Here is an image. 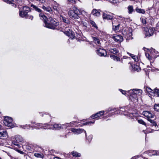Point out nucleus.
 <instances>
[{"instance_id": "nucleus-13", "label": "nucleus", "mask_w": 159, "mask_h": 159, "mask_svg": "<svg viewBox=\"0 0 159 159\" xmlns=\"http://www.w3.org/2000/svg\"><path fill=\"white\" fill-rule=\"evenodd\" d=\"M71 130L72 132H73L75 134H80L83 132V131H84L85 134V136H86V131L82 129H75L74 128H72Z\"/></svg>"}, {"instance_id": "nucleus-12", "label": "nucleus", "mask_w": 159, "mask_h": 159, "mask_svg": "<svg viewBox=\"0 0 159 159\" xmlns=\"http://www.w3.org/2000/svg\"><path fill=\"white\" fill-rule=\"evenodd\" d=\"M112 39L114 41L118 42L120 43L123 41V37L119 35L116 34L112 37Z\"/></svg>"}, {"instance_id": "nucleus-3", "label": "nucleus", "mask_w": 159, "mask_h": 159, "mask_svg": "<svg viewBox=\"0 0 159 159\" xmlns=\"http://www.w3.org/2000/svg\"><path fill=\"white\" fill-rule=\"evenodd\" d=\"M30 11V8L27 7H23V11L20 10L19 15L22 17H25V18H29L31 20H33V17L31 15H27L28 13Z\"/></svg>"}, {"instance_id": "nucleus-1", "label": "nucleus", "mask_w": 159, "mask_h": 159, "mask_svg": "<svg viewBox=\"0 0 159 159\" xmlns=\"http://www.w3.org/2000/svg\"><path fill=\"white\" fill-rule=\"evenodd\" d=\"M39 16L41 19L43 20L45 26L47 28L55 29L56 28V27L59 24V22L56 20H54L52 17H50L47 19V17L43 13L39 14Z\"/></svg>"}, {"instance_id": "nucleus-57", "label": "nucleus", "mask_w": 159, "mask_h": 159, "mask_svg": "<svg viewBox=\"0 0 159 159\" xmlns=\"http://www.w3.org/2000/svg\"><path fill=\"white\" fill-rule=\"evenodd\" d=\"M2 129H3L2 127V126L1 125H0V130Z\"/></svg>"}, {"instance_id": "nucleus-41", "label": "nucleus", "mask_w": 159, "mask_h": 159, "mask_svg": "<svg viewBox=\"0 0 159 159\" xmlns=\"http://www.w3.org/2000/svg\"><path fill=\"white\" fill-rule=\"evenodd\" d=\"M93 137L92 135H89L87 138H86V139L88 140L89 143H90Z\"/></svg>"}, {"instance_id": "nucleus-16", "label": "nucleus", "mask_w": 159, "mask_h": 159, "mask_svg": "<svg viewBox=\"0 0 159 159\" xmlns=\"http://www.w3.org/2000/svg\"><path fill=\"white\" fill-rule=\"evenodd\" d=\"M143 115L147 117L148 119L153 118L154 117V115L152 114L149 111H144L143 112Z\"/></svg>"}, {"instance_id": "nucleus-51", "label": "nucleus", "mask_w": 159, "mask_h": 159, "mask_svg": "<svg viewBox=\"0 0 159 159\" xmlns=\"http://www.w3.org/2000/svg\"><path fill=\"white\" fill-rule=\"evenodd\" d=\"M150 119V118H148L147 119L148 121H149L150 123H151L152 124L154 122V121Z\"/></svg>"}, {"instance_id": "nucleus-14", "label": "nucleus", "mask_w": 159, "mask_h": 159, "mask_svg": "<svg viewBox=\"0 0 159 159\" xmlns=\"http://www.w3.org/2000/svg\"><path fill=\"white\" fill-rule=\"evenodd\" d=\"M104 112L105 111H101L91 116V117L93 119L99 118L104 114Z\"/></svg>"}, {"instance_id": "nucleus-40", "label": "nucleus", "mask_w": 159, "mask_h": 159, "mask_svg": "<svg viewBox=\"0 0 159 159\" xmlns=\"http://www.w3.org/2000/svg\"><path fill=\"white\" fill-rule=\"evenodd\" d=\"M151 52H152L153 53V52H154L155 53V54H158V53L159 54L157 55V56H159V52H158L156 51L155 50V49H154L153 48H151Z\"/></svg>"}, {"instance_id": "nucleus-4", "label": "nucleus", "mask_w": 159, "mask_h": 159, "mask_svg": "<svg viewBox=\"0 0 159 159\" xmlns=\"http://www.w3.org/2000/svg\"><path fill=\"white\" fill-rule=\"evenodd\" d=\"M79 10L75 7H73L72 9L68 12V15L71 18L77 19L79 17Z\"/></svg>"}, {"instance_id": "nucleus-8", "label": "nucleus", "mask_w": 159, "mask_h": 159, "mask_svg": "<svg viewBox=\"0 0 159 159\" xmlns=\"http://www.w3.org/2000/svg\"><path fill=\"white\" fill-rule=\"evenodd\" d=\"M144 30L145 32V34L146 36H152L155 30L154 28L152 27H145L144 28Z\"/></svg>"}, {"instance_id": "nucleus-34", "label": "nucleus", "mask_w": 159, "mask_h": 159, "mask_svg": "<svg viewBox=\"0 0 159 159\" xmlns=\"http://www.w3.org/2000/svg\"><path fill=\"white\" fill-rule=\"evenodd\" d=\"M138 121L139 123L146 126V123L142 120L138 119Z\"/></svg>"}, {"instance_id": "nucleus-64", "label": "nucleus", "mask_w": 159, "mask_h": 159, "mask_svg": "<svg viewBox=\"0 0 159 159\" xmlns=\"http://www.w3.org/2000/svg\"><path fill=\"white\" fill-rule=\"evenodd\" d=\"M12 159H18L17 158H13Z\"/></svg>"}, {"instance_id": "nucleus-29", "label": "nucleus", "mask_w": 159, "mask_h": 159, "mask_svg": "<svg viewBox=\"0 0 159 159\" xmlns=\"http://www.w3.org/2000/svg\"><path fill=\"white\" fill-rule=\"evenodd\" d=\"M109 51L110 52L114 54H116L118 52V50L115 48L110 49L109 50Z\"/></svg>"}, {"instance_id": "nucleus-58", "label": "nucleus", "mask_w": 159, "mask_h": 159, "mask_svg": "<svg viewBox=\"0 0 159 159\" xmlns=\"http://www.w3.org/2000/svg\"><path fill=\"white\" fill-rule=\"evenodd\" d=\"M43 113H40V114L41 116H43Z\"/></svg>"}, {"instance_id": "nucleus-31", "label": "nucleus", "mask_w": 159, "mask_h": 159, "mask_svg": "<svg viewBox=\"0 0 159 159\" xmlns=\"http://www.w3.org/2000/svg\"><path fill=\"white\" fill-rule=\"evenodd\" d=\"M35 157H37L43 158V155L42 154L36 153L34 154Z\"/></svg>"}, {"instance_id": "nucleus-9", "label": "nucleus", "mask_w": 159, "mask_h": 159, "mask_svg": "<svg viewBox=\"0 0 159 159\" xmlns=\"http://www.w3.org/2000/svg\"><path fill=\"white\" fill-rule=\"evenodd\" d=\"M23 140L22 137L20 135H17L15 136V140L13 141L12 144L19 147L20 146L19 143L21 142Z\"/></svg>"}, {"instance_id": "nucleus-44", "label": "nucleus", "mask_w": 159, "mask_h": 159, "mask_svg": "<svg viewBox=\"0 0 159 159\" xmlns=\"http://www.w3.org/2000/svg\"><path fill=\"white\" fill-rule=\"evenodd\" d=\"M129 116L131 118L134 119L135 117V116L134 115V113H131L129 114Z\"/></svg>"}, {"instance_id": "nucleus-28", "label": "nucleus", "mask_w": 159, "mask_h": 159, "mask_svg": "<svg viewBox=\"0 0 159 159\" xmlns=\"http://www.w3.org/2000/svg\"><path fill=\"white\" fill-rule=\"evenodd\" d=\"M72 155L74 157H80L81 154L80 153H78L77 152L73 151L71 152Z\"/></svg>"}, {"instance_id": "nucleus-20", "label": "nucleus", "mask_w": 159, "mask_h": 159, "mask_svg": "<svg viewBox=\"0 0 159 159\" xmlns=\"http://www.w3.org/2000/svg\"><path fill=\"white\" fill-rule=\"evenodd\" d=\"M128 109V107H121L120 108V112L122 111V112L121 113L120 112V113L121 114H123L125 115H128V114H127L125 113V112L127 111Z\"/></svg>"}, {"instance_id": "nucleus-48", "label": "nucleus", "mask_w": 159, "mask_h": 159, "mask_svg": "<svg viewBox=\"0 0 159 159\" xmlns=\"http://www.w3.org/2000/svg\"><path fill=\"white\" fill-rule=\"evenodd\" d=\"M141 21H142V23L143 24H146V20H145V19L142 18L141 19Z\"/></svg>"}, {"instance_id": "nucleus-33", "label": "nucleus", "mask_w": 159, "mask_h": 159, "mask_svg": "<svg viewBox=\"0 0 159 159\" xmlns=\"http://www.w3.org/2000/svg\"><path fill=\"white\" fill-rule=\"evenodd\" d=\"M108 1L110 3L114 5L117 4V3L119 2L118 0H108Z\"/></svg>"}, {"instance_id": "nucleus-5", "label": "nucleus", "mask_w": 159, "mask_h": 159, "mask_svg": "<svg viewBox=\"0 0 159 159\" xmlns=\"http://www.w3.org/2000/svg\"><path fill=\"white\" fill-rule=\"evenodd\" d=\"M3 123L5 125L8 127H13L14 125L13 123V120L11 118L8 116H5L4 118Z\"/></svg>"}, {"instance_id": "nucleus-30", "label": "nucleus", "mask_w": 159, "mask_h": 159, "mask_svg": "<svg viewBox=\"0 0 159 159\" xmlns=\"http://www.w3.org/2000/svg\"><path fill=\"white\" fill-rule=\"evenodd\" d=\"M110 57L112 59H113L114 60H115L116 61H120V58L117 56H116L114 55H112L110 56Z\"/></svg>"}, {"instance_id": "nucleus-42", "label": "nucleus", "mask_w": 159, "mask_h": 159, "mask_svg": "<svg viewBox=\"0 0 159 159\" xmlns=\"http://www.w3.org/2000/svg\"><path fill=\"white\" fill-rule=\"evenodd\" d=\"M94 123V121L93 122L92 121H90V122H87L84 123H83L84 125H91V124H93Z\"/></svg>"}, {"instance_id": "nucleus-25", "label": "nucleus", "mask_w": 159, "mask_h": 159, "mask_svg": "<svg viewBox=\"0 0 159 159\" xmlns=\"http://www.w3.org/2000/svg\"><path fill=\"white\" fill-rule=\"evenodd\" d=\"M128 12L129 14H131L134 11L133 7L132 6L129 5L128 7Z\"/></svg>"}, {"instance_id": "nucleus-26", "label": "nucleus", "mask_w": 159, "mask_h": 159, "mask_svg": "<svg viewBox=\"0 0 159 159\" xmlns=\"http://www.w3.org/2000/svg\"><path fill=\"white\" fill-rule=\"evenodd\" d=\"M89 22L92 25V26L94 28H95L97 30L98 29V28L97 25L93 21L90 20L89 21Z\"/></svg>"}, {"instance_id": "nucleus-10", "label": "nucleus", "mask_w": 159, "mask_h": 159, "mask_svg": "<svg viewBox=\"0 0 159 159\" xmlns=\"http://www.w3.org/2000/svg\"><path fill=\"white\" fill-rule=\"evenodd\" d=\"M53 9L59 13L61 14L63 12V7L57 3L54 4Z\"/></svg>"}, {"instance_id": "nucleus-46", "label": "nucleus", "mask_w": 159, "mask_h": 159, "mask_svg": "<svg viewBox=\"0 0 159 159\" xmlns=\"http://www.w3.org/2000/svg\"><path fill=\"white\" fill-rule=\"evenodd\" d=\"M152 126H154L155 127H158L157 124L154 121L152 123Z\"/></svg>"}, {"instance_id": "nucleus-19", "label": "nucleus", "mask_w": 159, "mask_h": 159, "mask_svg": "<svg viewBox=\"0 0 159 159\" xmlns=\"http://www.w3.org/2000/svg\"><path fill=\"white\" fill-rule=\"evenodd\" d=\"M7 133L6 131L0 132V139H4L7 138Z\"/></svg>"}, {"instance_id": "nucleus-27", "label": "nucleus", "mask_w": 159, "mask_h": 159, "mask_svg": "<svg viewBox=\"0 0 159 159\" xmlns=\"http://www.w3.org/2000/svg\"><path fill=\"white\" fill-rule=\"evenodd\" d=\"M92 13L93 14V15L95 16H98L100 15V13L98 12L97 10L95 9H93V10Z\"/></svg>"}, {"instance_id": "nucleus-17", "label": "nucleus", "mask_w": 159, "mask_h": 159, "mask_svg": "<svg viewBox=\"0 0 159 159\" xmlns=\"http://www.w3.org/2000/svg\"><path fill=\"white\" fill-rule=\"evenodd\" d=\"M102 17L103 19L109 20L112 19L113 18V16L110 14H107L104 12L102 15Z\"/></svg>"}, {"instance_id": "nucleus-18", "label": "nucleus", "mask_w": 159, "mask_h": 159, "mask_svg": "<svg viewBox=\"0 0 159 159\" xmlns=\"http://www.w3.org/2000/svg\"><path fill=\"white\" fill-rule=\"evenodd\" d=\"M75 121H73L70 123H67L65 124L61 125V129L66 128L67 127H70L73 126L74 125V123Z\"/></svg>"}, {"instance_id": "nucleus-37", "label": "nucleus", "mask_w": 159, "mask_h": 159, "mask_svg": "<svg viewBox=\"0 0 159 159\" xmlns=\"http://www.w3.org/2000/svg\"><path fill=\"white\" fill-rule=\"evenodd\" d=\"M154 108L155 111H159V104L155 105L154 107Z\"/></svg>"}, {"instance_id": "nucleus-52", "label": "nucleus", "mask_w": 159, "mask_h": 159, "mask_svg": "<svg viewBox=\"0 0 159 159\" xmlns=\"http://www.w3.org/2000/svg\"><path fill=\"white\" fill-rule=\"evenodd\" d=\"M97 44L99 45L100 44V41L99 39L96 42H95Z\"/></svg>"}, {"instance_id": "nucleus-2", "label": "nucleus", "mask_w": 159, "mask_h": 159, "mask_svg": "<svg viewBox=\"0 0 159 159\" xmlns=\"http://www.w3.org/2000/svg\"><path fill=\"white\" fill-rule=\"evenodd\" d=\"M31 123L34 125V128L37 129L43 128L44 129L59 130L61 129V124H55L52 126L48 125L47 123L45 124H42L37 123L35 122H32Z\"/></svg>"}, {"instance_id": "nucleus-11", "label": "nucleus", "mask_w": 159, "mask_h": 159, "mask_svg": "<svg viewBox=\"0 0 159 159\" xmlns=\"http://www.w3.org/2000/svg\"><path fill=\"white\" fill-rule=\"evenodd\" d=\"M98 55L100 57H105L107 55L106 51L104 49L99 48L97 50Z\"/></svg>"}, {"instance_id": "nucleus-61", "label": "nucleus", "mask_w": 159, "mask_h": 159, "mask_svg": "<svg viewBox=\"0 0 159 159\" xmlns=\"http://www.w3.org/2000/svg\"><path fill=\"white\" fill-rule=\"evenodd\" d=\"M2 144V142L0 141V145H1Z\"/></svg>"}, {"instance_id": "nucleus-55", "label": "nucleus", "mask_w": 159, "mask_h": 159, "mask_svg": "<svg viewBox=\"0 0 159 159\" xmlns=\"http://www.w3.org/2000/svg\"><path fill=\"white\" fill-rule=\"evenodd\" d=\"M54 159H61V158H60L58 157H55L54 158Z\"/></svg>"}, {"instance_id": "nucleus-24", "label": "nucleus", "mask_w": 159, "mask_h": 159, "mask_svg": "<svg viewBox=\"0 0 159 159\" xmlns=\"http://www.w3.org/2000/svg\"><path fill=\"white\" fill-rule=\"evenodd\" d=\"M114 23L112 22V27L113 30L116 31L118 30L119 29L120 24H118L116 25H114Z\"/></svg>"}, {"instance_id": "nucleus-50", "label": "nucleus", "mask_w": 159, "mask_h": 159, "mask_svg": "<svg viewBox=\"0 0 159 159\" xmlns=\"http://www.w3.org/2000/svg\"><path fill=\"white\" fill-rule=\"evenodd\" d=\"M93 40L94 41V42H96L98 40V39L97 38L95 37H93Z\"/></svg>"}, {"instance_id": "nucleus-38", "label": "nucleus", "mask_w": 159, "mask_h": 159, "mask_svg": "<svg viewBox=\"0 0 159 159\" xmlns=\"http://www.w3.org/2000/svg\"><path fill=\"white\" fill-rule=\"evenodd\" d=\"M62 20L64 22L67 24L69 23L70 21H69L67 19H66L65 17H62Z\"/></svg>"}, {"instance_id": "nucleus-6", "label": "nucleus", "mask_w": 159, "mask_h": 159, "mask_svg": "<svg viewBox=\"0 0 159 159\" xmlns=\"http://www.w3.org/2000/svg\"><path fill=\"white\" fill-rule=\"evenodd\" d=\"M129 93L131 97H132L135 99H136L137 95L139 93L141 94L142 93V91L139 89H133L132 90H130L129 91Z\"/></svg>"}, {"instance_id": "nucleus-43", "label": "nucleus", "mask_w": 159, "mask_h": 159, "mask_svg": "<svg viewBox=\"0 0 159 159\" xmlns=\"http://www.w3.org/2000/svg\"><path fill=\"white\" fill-rule=\"evenodd\" d=\"M145 53V55H146V57L147 58H148V59L149 60H150L152 59V57L150 56V55H149V53Z\"/></svg>"}, {"instance_id": "nucleus-36", "label": "nucleus", "mask_w": 159, "mask_h": 159, "mask_svg": "<svg viewBox=\"0 0 159 159\" xmlns=\"http://www.w3.org/2000/svg\"><path fill=\"white\" fill-rule=\"evenodd\" d=\"M136 11L137 12H139V13L144 14L145 13V11L141 9H138L136 10Z\"/></svg>"}, {"instance_id": "nucleus-54", "label": "nucleus", "mask_w": 159, "mask_h": 159, "mask_svg": "<svg viewBox=\"0 0 159 159\" xmlns=\"http://www.w3.org/2000/svg\"><path fill=\"white\" fill-rule=\"evenodd\" d=\"M18 152L21 154H23L24 153V152L23 151L20 150H18Z\"/></svg>"}, {"instance_id": "nucleus-21", "label": "nucleus", "mask_w": 159, "mask_h": 159, "mask_svg": "<svg viewBox=\"0 0 159 159\" xmlns=\"http://www.w3.org/2000/svg\"><path fill=\"white\" fill-rule=\"evenodd\" d=\"M31 7H33L34 9L38 11V12L40 13H40H43L42 12V11L41 9H40V8H39L37 7L36 6L34 5H31Z\"/></svg>"}, {"instance_id": "nucleus-39", "label": "nucleus", "mask_w": 159, "mask_h": 159, "mask_svg": "<svg viewBox=\"0 0 159 159\" xmlns=\"http://www.w3.org/2000/svg\"><path fill=\"white\" fill-rule=\"evenodd\" d=\"M155 95H157V96L159 97V90L157 88L155 89Z\"/></svg>"}, {"instance_id": "nucleus-15", "label": "nucleus", "mask_w": 159, "mask_h": 159, "mask_svg": "<svg viewBox=\"0 0 159 159\" xmlns=\"http://www.w3.org/2000/svg\"><path fill=\"white\" fill-rule=\"evenodd\" d=\"M144 88L145 91L146 92L152 96H155V89L154 90H152L151 88L147 87H145Z\"/></svg>"}, {"instance_id": "nucleus-23", "label": "nucleus", "mask_w": 159, "mask_h": 159, "mask_svg": "<svg viewBox=\"0 0 159 159\" xmlns=\"http://www.w3.org/2000/svg\"><path fill=\"white\" fill-rule=\"evenodd\" d=\"M42 8L44 11H46L49 12H50L51 11H52V9L50 7H46L43 6Z\"/></svg>"}, {"instance_id": "nucleus-32", "label": "nucleus", "mask_w": 159, "mask_h": 159, "mask_svg": "<svg viewBox=\"0 0 159 159\" xmlns=\"http://www.w3.org/2000/svg\"><path fill=\"white\" fill-rule=\"evenodd\" d=\"M129 55L131 56V57L134 60V61L137 62L138 61V59L137 56L131 53H129Z\"/></svg>"}, {"instance_id": "nucleus-7", "label": "nucleus", "mask_w": 159, "mask_h": 159, "mask_svg": "<svg viewBox=\"0 0 159 159\" xmlns=\"http://www.w3.org/2000/svg\"><path fill=\"white\" fill-rule=\"evenodd\" d=\"M64 33L72 39H74L75 37L74 32L69 28H65Z\"/></svg>"}, {"instance_id": "nucleus-35", "label": "nucleus", "mask_w": 159, "mask_h": 159, "mask_svg": "<svg viewBox=\"0 0 159 159\" xmlns=\"http://www.w3.org/2000/svg\"><path fill=\"white\" fill-rule=\"evenodd\" d=\"M151 152L152 153H153V154H152V155H159V151H154L151 150L149 152Z\"/></svg>"}, {"instance_id": "nucleus-49", "label": "nucleus", "mask_w": 159, "mask_h": 159, "mask_svg": "<svg viewBox=\"0 0 159 159\" xmlns=\"http://www.w3.org/2000/svg\"><path fill=\"white\" fill-rule=\"evenodd\" d=\"M93 40L94 41V42H96L98 40V39L97 38L95 37H93Z\"/></svg>"}, {"instance_id": "nucleus-59", "label": "nucleus", "mask_w": 159, "mask_h": 159, "mask_svg": "<svg viewBox=\"0 0 159 159\" xmlns=\"http://www.w3.org/2000/svg\"><path fill=\"white\" fill-rule=\"evenodd\" d=\"M26 126L27 127V128H28V127H30V125H26Z\"/></svg>"}, {"instance_id": "nucleus-53", "label": "nucleus", "mask_w": 159, "mask_h": 159, "mask_svg": "<svg viewBox=\"0 0 159 159\" xmlns=\"http://www.w3.org/2000/svg\"><path fill=\"white\" fill-rule=\"evenodd\" d=\"M7 3H8L9 4H14L13 3H12L10 1H9V0H7Z\"/></svg>"}, {"instance_id": "nucleus-62", "label": "nucleus", "mask_w": 159, "mask_h": 159, "mask_svg": "<svg viewBox=\"0 0 159 159\" xmlns=\"http://www.w3.org/2000/svg\"><path fill=\"white\" fill-rule=\"evenodd\" d=\"M8 154V155L10 156V153H7Z\"/></svg>"}, {"instance_id": "nucleus-45", "label": "nucleus", "mask_w": 159, "mask_h": 159, "mask_svg": "<svg viewBox=\"0 0 159 159\" xmlns=\"http://www.w3.org/2000/svg\"><path fill=\"white\" fill-rule=\"evenodd\" d=\"M26 148L29 150H32V148L29 145H26Z\"/></svg>"}, {"instance_id": "nucleus-22", "label": "nucleus", "mask_w": 159, "mask_h": 159, "mask_svg": "<svg viewBox=\"0 0 159 159\" xmlns=\"http://www.w3.org/2000/svg\"><path fill=\"white\" fill-rule=\"evenodd\" d=\"M132 67L134 70L139 71L140 70V67L137 65L133 64L132 65Z\"/></svg>"}, {"instance_id": "nucleus-56", "label": "nucleus", "mask_w": 159, "mask_h": 159, "mask_svg": "<svg viewBox=\"0 0 159 159\" xmlns=\"http://www.w3.org/2000/svg\"><path fill=\"white\" fill-rule=\"evenodd\" d=\"M115 109H112V110L109 109L108 111H107V112H108L111 111L113 110L114 111H115Z\"/></svg>"}, {"instance_id": "nucleus-63", "label": "nucleus", "mask_w": 159, "mask_h": 159, "mask_svg": "<svg viewBox=\"0 0 159 159\" xmlns=\"http://www.w3.org/2000/svg\"><path fill=\"white\" fill-rule=\"evenodd\" d=\"M69 2H71L73 1V0H68Z\"/></svg>"}, {"instance_id": "nucleus-47", "label": "nucleus", "mask_w": 159, "mask_h": 159, "mask_svg": "<svg viewBox=\"0 0 159 159\" xmlns=\"http://www.w3.org/2000/svg\"><path fill=\"white\" fill-rule=\"evenodd\" d=\"M119 90L121 92V93H122V94H123L124 95L126 94V93L127 92H126V91H124L122 89H119Z\"/></svg>"}, {"instance_id": "nucleus-60", "label": "nucleus", "mask_w": 159, "mask_h": 159, "mask_svg": "<svg viewBox=\"0 0 159 159\" xmlns=\"http://www.w3.org/2000/svg\"><path fill=\"white\" fill-rule=\"evenodd\" d=\"M84 26H87V24H85L84 25Z\"/></svg>"}]
</instances>
